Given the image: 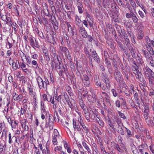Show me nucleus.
I'll list each match as a JSON object with an SVG mask.
<instances>
[{
	"label": "nucleus",
	"mask_w": 154,
	"mask_h": 154,
	"mask_svg": "<svg viewBox=\"0 0 154 154\" xmlns=\"http://www.w3.org/2000/svg\"><path fill=\"white\" fill-rule=\"evenodd\" d=\"M36 80L38 86L40 89L47 88V85L49 84V82L46 78L45 77L44 79H43L39 76L37 75Z\"/></svg>",
	"instance_id": "f257e3e1"
},
{
	"label": "nucleus",
	"mask_w": 154,
	"mask_h": 154,
	"mask_svg": "<svg viewBox=\"0 0 154 154\" xmlns=\"http://www.w3.org/2000/svg\"><path fill=\"white\" fill-rule=\"evenodd\" d=\"M111 144L112 147L118 151V154H122L124 152L123 149H124L125 151H127V149L125 147L122 146L121 147L119 145L113 142H111Z\"/></svg>",
	"instance_id": "f03ea898"
},
{
	"label": "nucleus",
	"mask_w": 154,
	"mask_h": 154,
	"mask_svg": "<svg viewBox=\"0 0 154 154\" xmlns=\"http://www.w3.org/2000/svg\"><path fill=\"white\" fill-rule=\"evenodd\" d=\"M94 82L95 85L97 87H99L101 88L102 89L105 91H107V88L104 85L101 84L100 80L98 75H96L94 76Z\"/></svg>",
	"instance_id": "7ed1b4c3"
},
{
	"label": "nucleus",
	"mask_w": 154,
	"mask_h": 154,
	"mask_svg": "<svg viewBox=\"0 0 154 154\" xmlns=\"http://www.w3.org/2000/svg\"><path fill=\"white\" fill-rule=\"evenodd\" d=\"M145 75L147 77L150 78L151 77L153 78L154 76V72L151 70L148 66H146L143 68Z\"/></svg>",
	"instance_id": "20e7f679"
},
{
	"label": "nucleus",
	"mask_w": 154,
	"mask_h": 154,
	"mask_svg": "<svg viewBox=\"0 0 154 154\" xmlns=\"http://www.w3.org/2000/svg\"><path fill=\"white\" fill-rule=\"evenodd\" d=\"M118 125V127L116 128V130L119 134L122 135H124L125 132L122 128L123 125L120 119H117L116 121Z\"/></svg>",
	"instance_id": "39448f33"
},
{
	"label": "nucleus",
	"mask_w": 154,
	"mask_h": 154,
	"mask_svg": "<svg viewBox=\"0 0 154 154\" xmlns=\"http://www.w3.org/2000/svg\"><path fill=\"white\" fill-rule=\"evenodd\" d=\"M0 17L2 20L6 22L7 20L8 21L9 19H10L11 17V15L8 12H5L4 13L0 12Z\"/></svg>",
	"instance_id": "423d86ee"
},
{
	"label": "nucleus",
	"mask_w": 154,
	"mask_h": 154,
	"mask_svg": "<svg viewBox=\"0 0 154 154\" xmlns=\"http://www.w3.org/2000/svg\"><path fill=\"white\" fill-rule=\"evenodd\" d=\"M49 52L50 55L52 57L51 59H52V57L53 59L54 58L59 57L57 54L55 48L52 45L50 46Z\"/></svg>",
	"instance_id": "0eeeda50"
},
{
	"label": "nucleus",
	"mask_w": 154,
	"mask_h": 154,
	"mask_svg": "<svg viewBox=\"0 0 154 154\" xmlns=\"http://www.w3.org/2000/svg\"><path fill=\"white\" fill-rule=\"evenodd\" d=\"M59 57L61 59L60 57H57L55 58H54L52 60V62L54 63L55 68L57 69H60V60L59 59Z\"/></svg>",
	"instance_id": "6e6552de"
},
{
	"label": "nucleus",
	"mask_w": 154,
	"mask_h": 154,
	"mask_svg": "<svg viewBox=\"0 0 154 154\" xmlns=\"http://www.w3.org/2000/svg\"><path fill=\"white\" fill-rule=\"evenodd\" d=\"M19 68H21L24 72L26 74H28L29 73V70L26 67V66L24 62H22L20 63V65L19 66Z\"/></svg>",
	"instance_id": "1a4fd4ad"
},
{
	"label": "nucleus",
	"mask_w": 154,
	"mask_h": 154,
	"mask_svg": "<svg viewBox=\"0 0 154 154\" xmlns=\"http://www.w3.org/2000/svg\"><path fill=\"white\" fill-rule=\"evenodd\" d=\"M28 90L29 91V94L33 97L35 100H36V93L33 91V88L31 85L28 86Z\"/></svg>",
	"instance_id": "9d476101"
},
{
	"label": "nucleus",
	"mask_w": 154,
	"mask_h": 154,
	"mask_svg": "<svg viewBox=\"0 0 154 154\" xmlns=\"http://www.w3.org/2000/svg\"><path fill=\"white\" fill-rule=\"evenodd\" d=\"M108 124L109 126L111 127L114 131L116 130V128L118 126L117 122L114 121L111 122L110 119L108 120Z\"/></svg>",
	"instance_id": "9b49d317"
},
{
	"label": "nucleus",
	"mask_w": 154,
	"mask_h": 154,
	"mask_svg": "<svg viewBox=\"0 0 154 154\" xmlns=\"http://www.w3.org/2000/svg\"><path fill=\"white\" fill-rule=\"evenodd\" d=\"M72 124L73 128L75 131H81V128L80 126L79 122L73 119Z\"/></svg>",
	"instance_id": "f8f14e48"
},
{
	"label": "nucleus",
	"mask_w": 154,
	"mask_h": 154,
	"mask_svg": "<svg viewBox=\"0 0 154 154\" xmlns=\"http://www.w3.org/2000/svg\"><path fill=\"white\" fill-rule=\"evenodd\" d=\"M142 51L147 61L149 62L152 59V57L146 50H142Z\"/></svg>",
	"instance_id": "ddd939ff"
},
{
	"label": "nucleus",
	"mask_w": 154,
	"mask_h": 154,
	"mask_svg": "<svg viewBox=\"0 0 154 154\" xmlns=\"http://www.w3.org/2000/svg\"><path fill=\"white\" fill-rule=\"evenodd\" d=\"M144 109V117L145 119H147V118H149V107L147 105L145 106Z\"/></svg>",
	"instance_id": "4468645a"
},
{
	"label": "nucleus",
	"mask_w": 154,
	"mask_h": 154,
	"mask_svg": "<svg viewBox=\"0 0 154 154\" xmlns=\"http://www.w3.org/2000/svg\"><path fill=\"white\" fill-rule=\"evenodd\" d=\"M115 78L117 82L120 81L122 79V75L121 73L118 70H115L114 73Z\"/></svg>",
	"instance_id": "2eb2a0df"
},
{
	"label": "nucleus",
	"mask_w": 154,
	"mask_h": 154,
	"mask_svg": "<svg viewBox=\"0 0 154 154\" xmlns=\"http://www.w3.org/2000/svg\"><path fill=\"white\" fill-rule=\"evenodd\" d=\"M12 96L14 100L15 101H20L23 98V96L21 94L18 95L15 92L13 93Z\"/></svg>",
	"instance_id": "dca6fc26"
},
{
	"label": "nucleus",
	"mask_w": 154,
	"mask_h": 154,
	"mask_svg": "<svg viewBox=\"0 0 154 154\" xmlns=\"http://www.w3.org/2000/svg\"><path fill=\"white\" fill-rule=\"evenodd\" d=\"M104 79H102L103 81L105 83V87L107 88V90H109L110 88V84L109 83V82L108 78L107 77L106 78H103Z\"/></svg>",
	"instance_id": "f3484780"
},
{
	"label": "nucleus",
	"mask_w": 154,
	"mask_h": 154,
	"mask_svg": "<svg viewBox=\"0 0 154 154\" xmlns=\"http://www.w3.org/2000/svg\"><path fill=\"white\" fill-rule=\"evenodd\" d=\"M29 41L30 44L32 47L34 48H38V45L36 43V40H35V42L33 38H31L29 39Z\"/></svg>",
	"instance_id": "a211bd4d"
},
{
	"label": "nucleus",
	"mask_w": 154,
	"mask_h": 154,
	"mask_svg": "<svg viewBox=\"0 0 154 154\" xmlns=\"http://www.w3.org/2000/svg\"><path fill=\"white\" fill-rule=\"evenodd\" d=\"M60 50L62 52H64L66 55L67 56V57H70V55L69 54V51L67 48L64 46H60Z\"/></svg>",
	"instance_id": "6ab92c4d"
},
{
	"label": "nucleus",
	"mask_w": 154,
	"mask_h": 154,
	"mask_svg": "<svg viewBox=\"0 0 154 154\" xmlns=\"http://www.w3.org/2000/svg\"><path fill=\"white\" fill-rule=\"evenodd\" d=\"M95 94H92V95L89 94L88 95L87 98L88 100L92 103H94L95 100Z\"/></svg>",
	"instance_id": "aec40b11"
},
{
	"label": "nucleus",
	"mask_w": 154,
	"mask_h": 154,
	"mask_svg": "<svg viewBox=\"0 0 154 154\" xmlns=\"http://www.w3.org/2000/svg\"><path fill=\"white\" fill-rule=\"evenodd\" d=\"M82 144L85 149L88 152L91 153V150L87 143L85 141H83L82 142Z\"/></svg>",
	"instance_id": "412c9836"
},
{
	"label": "nucleus",
	"mask_w": 154,
	"mask_h": 154,
	"mask_svg": "<svg viewBox=\"0 0 154 154\" xmlns=\"http://www.w3.org/2000/svg\"><path fill=\"white\" fill-rule=\"evenodd\" d=\"M62 94L64 96V98L67 102V103H68V105H69V106L70 107V108H72V106H71L70 104L69 103V97L67 94V93L66 92H64Z\"/></svg>",
	"instance_id": "4be33fe9"
},
{
	"label": "nucleus",
	"mask_w": 154,
	"mask_h": 154,
	"mask_svg": "<svg viewBox=\"0 0 154 154\" xmlns=\"http://www.w3.org/2000/svg\"><path fill=\"white\" fill-rule=\"evenodd\" d=\"M54 123H51V122H45V127L47 128L49 127L50 130H52L53 128Z\"/></svg>",
	"instance_id": "5701e85b"
},
{
	"label": "nucleus",
	"mask_w": 154,
	"mask_h": 154,
	"mask_svg": "<svg viewBox=\"0 0 154 154\" xmlns=\"http://www.w3.org/2000/svg\"><path fill=\"white\" fill-rule=\"evenodd\" d=\"M145 147V146L144 144H141L138 146V150L141 154H144Z\"/></svg>",
	"instance_id": "b1692460"
},
{
	"label": "nucleus",
	"mask_w": 154,
	"mask_h": 154,
	"mask_svg": "<svg viewBox=\"0 0 154 154\" xmlns=\"http://www.w3.org/2000/svg\"><path fill=\"white\" fill-rule=\"evenodd\" d=\"M105 63L107 65L108 68H109V71L110 73L112 72L111 69V65L110 62L108 60V59H105Z\"/></svg>",
	"instance_id": "393cba45"
},
{
	"label": "nucleus",
	"mask_w": 154,
	"mask_h": 154,
	"mask_svg": "<svg viewBox=\"0 0 154 154\" xmlns=\"http://www.w3.org/2000/svg\"><path fill=\"white\" fill-rule=\"evenodd\" d=\"M136 78L138 79L140 82H142L143 81V76L140 72L139 71L137 72V75H136Z\"/></svg>",
	"instance_id": "a878e982"
},
{
	"label": "nucleus",
	"mask_w": 154,
	"mask_h": 154,
	"mask_svg": "<svg viewBox=\"0 0 154 154\" xmlns=\"http://www.w3.org/2000/svg\"><path fill=\"white\" fill-rule=\"evenodd\" d=\"M77 6V8L78 9L79 12L80 14H82L83 13V10L82 8L83 6L81 3H79L78 5H76Z\"/></svg>",
	"instance_id": "bb28decb"
},
{
	"label": "nucleus",
	"mask_w": 154,
	"mask_h": 154,
	"mask_svg": "<svg viewBox=\"0 0 154 154\" xmlns=\"http://www.w3.org/2000/svg\"><path fill=\"white\" fill-rule=\"evenodd\" d=\"M131 146L133 154L137 153V152H138L135 145L133 144H131Z\"/></svg>",
	"instance_id": "cd10ccee"
},
{
	"label": "nucleus",
	"mask_w": 154,
	"mask_h": 154,
	"mask_svg": "<svg viewBox=\"0 0 154 154\" xmlns=\"http://www.w3.org/2000/svg\"><path fill=\"white\" fill-rule=\"evenodd\" d=\"M89 109L90 111H92V113L94 114H95V115L96 116V117L99 118V116L97 114V112L96 111V110L94 107L93 106H89Z\"/></svg>",
	"instance_id": "c85d7f7f"
},
{
	"label": "nucleus",
	"mask_w": 154,
	"mask_h": 154,
	"mask_svg": "<svg viewBox=\"0 0 154 154\" xmlns=\"http://www.w3.org/2000/svg\"><path fill=\"white\" fill-rule=\"evenodd\" d=\"M127 47L128 48L133 57L135 58L136 57V55L133 50L132 47L131 45L129 46V45Z\"/></svg>",
	"instance_id": "c756f323"
},
{
	"label": "nucleus",
	"mask_w": 154,
	"mask_h": 154,
	"mask_svg": "<svg viewBox=\"0 0 154 154\" xmlns=\"http://www.w3.org/2000/svg\"><path fill=\"white\" fill-rule=\"evenodd\" d=\"M53 117L54 121L57 122H58L59 116L57 112H56L55 113H54Z\"/></svg>",
	"instance_id": "7c9ffc66"
},
{
	"label": "nucleus",
	"mask_w": 154,
	"mask_h": 154,
	"mask_svg": "<svg viewBox=\"0 0 154 154\" xmlns=\"http://www.w3.org/2000/svg\"><path fill=\"white\" fill-rule=\"evenodd\" d=\"M75 24L77 26H79L81 23L82 21L79 18V16L77 15L75 17Z\"/></svg>",
	"instance_id": "2f4dec72"
},
{
	"label": "nucleus",
	"mask_w": 154,
	"mask_h": 154,
	"mask_svg": "<svg viewBox=\"0 0 154 154\" xmlns=\"http://www.w3.org/2000/svg\"><path fill=\"white\" fill-rule=\"evenodd\" d=\"M131 18H132V19L134 23H138V19L134 13H133V14H132V15Z\"/></svg>",
	"instance_id": "473e14b6"
},
{
	"label": "nucleus",
	"mask_w": 154,
	"mask_h": 154,
	"mask_svg": "<svg viewBox=\"0 0 154 154\" xmlns=\"http://www.w3.org/2000/svg\"><path fill=\"white\" fill-rule=\"evenodd\" d=\"M20 55V56L21 57L22 62H24V59H26V57L25 54L22 51L19 52Z\"/></svg>",
	"instance_id": "72a5a7b5"
},
{
	"label": "nucleus",
	"mask_w": 154,
	"mask_h": 154,
	"mask_svg": "<svg viewBox=\"0 0 154 154\" xmlns=\"http://www.w3.org/2000/svg\"><path fill=\"white\" fill-rule=\"evenodd\" d=\"M62 97L61 95H59L57 97H55V99L59 102L60 103H62V101L64 103H65V100L64 99H62Z\"/></svg>",
	"instance_id": "f704fd0d"
},
{
	"label": "nucleus",
	"mask_w": 154,
	"mask_h": 154,
	"mask_svg": "<svg viewBox=\"0 0 154 154\" xmlns=\"http://www.w3.org/2000/svg\"><path fill=\"white\" fill-rule=\"evenodd\" d=\"M125 128L126 129V132L127 134V136L126 137L128 139L132 136V134L131 131L129 129L126 127Z\"/></svg>",
	"instance_id": "c9c22d12"
},
{
	"label": "nucleus",
	"mask_w": 154,
	"mask_h": 154,
	"mask_svg": "<svg viewBox=\"0 0 154 154\" xmlns=\"http://www.w3.org/2000/svg\"><path fill=\"white\" fill-rule=\"evenodd\" d=\"M14 67H15L16 69H15V70L17 68L19 69V61L18 60H16L14 61Z\"/></svg>",
	"instance_id": "e433bc0d"
},
{
	"label": "nucleus",
	"mask_w": 154,
	"mask_h": 154,
	"mask_svg": "<svg viewBox=\"0 0 154 154\" xmlns=\"http://www.w3.org/2000/svg\"><path fill=\"white\" fill-rule=\"evenodd\" d=\"M143 36V33L142 30L139 31L138 33V35L137 36V38L139 39H142Z\"/></svg>",
	"instance_id": "4c0bfd02"
},
{
	"label": "nucleus",
	"mask_w": 154,
	"mask_h": 154,
	"mask_svg": "<svg viewBox=\"0 0 154 154\" xmlns=\"http://www.w3.org/2000/svg\"><path fill=\"white\" fill-rule=\"evenodd\" d=\"M85 116L87 121L88 122H90V116L89 112L85 113Z\"/></svg>",
	"instance_id": "58836bf2"
},
{
	"label": "nucleus",
	"mask_w": 154,
	"mask_h": 154,
	"mask_svg": "<svg viewBox=\"0 0 154 154\" xmlns=\"http://www.w3.org/2000/svg\"><path fill=\"white\" fill-rule=\"evenodd\" d=\"M97 118H98L96 117L95 114H94L93 113V114L91 115V116H90V119H91L92 120H94L95 122H96L98 121V120L97 119Z\"/></svg>",
	"instance_id": "ea45409f"
},
{
	"label": "nucleus",
	"mask_w": 154,
	"mask_h": 154,
	"mask_svg": "<svg viewBox=\"0 0 154 154\" xmlns=\"http://www.w3.org/2000/svg\"><path fill=\"white\" fill-rule=\"evenodd\" d=\"M82 82H85V81L89 79V78L86 75H84L82 78Z\"/></svg>",
	"instance_id": "a19ab883"
},
{
	"label": "nucleus",
	"mask_w": 154,
	"mask_h": 154,
	"mask_svg": "<svg viewBox=\"0 0 154 154\" xmlns=\"http://www.w3.org/2000/svg\"><path fill=\"white\" fill-rule=\"evenodd\" d=\"M98 119H99V120H98V121H97V122H98L99 125L102 127H104L105 125V123L102 120V119H99V118Z\"/></svg>",
	"instance_id": "79ce46f5"
},
{
	"label": "nucleus",
	"mask_w": 154,
	"mask_h": 154,
	"mask_svg": "<svg viewBox=\"0 0 154 154\" xmlns=\"http://www.w3.org/2000/svg\"><path fill=\"white\" fill-rule=\"evenodd\" d=\"M132 69L133 71V73L136 75L137 73V72H138L137 69V66H133L132 67Z\"/></svg>",
	"instance_id": "37998d69"
},
{
	"label": "nucleus",
	"mask_w": 154,
	"mask_h": 154,
	"mask_svg": "<svg viewBox=\"0 0 154 154\" xmlns=\"http://www.w3.org/2000/svg\"><path fill=\"white\" fill-rule=\"evenodd\" d=\"M53 117V116H52V115L49 114L48 120H47L46 119L45 120V122H50V123L51 122V123H54L51 120V119H52Z\"/></svg>",
	"instance_id": "c03bdc74"
},
{
	"label": "nucleus",
	"mask_w": 154,
	"mask_h": 154,
	"mask_svg": "<svg viewBox=\"0 0 154 154\" xmlns=\"http://www.w3.org/2000/svg\"><path fill=\"white\" fill-rule=\"evenodd\" d=\"M41 113H46L47 111H46V110L45 109L43 103H42V102L41 103Z\"/></svg>",
	"instance_id": "a18cd8bd"
},
{
	"label": "nucleus",
	"mask_w": 154,
	"mask_h": 154,
	"mask_svg": "<svg viewBox=\"0 0 154 154\" xmlns=\"http://www.w3.org/2000/svg\"><path fill=\"white\" fill-rule=\"evenodd\" d=\"M112 20L114 22H119V20L117 16L116 15H113L112 17Z\"/></svg>",
	"instance_id": "49530a36"
},
{
	"label": "nucleus",
	"mask_w": 154,
	"mask_h": 154,
	"mask_svg": "<svg viewBox=\"0 0 154 154\" xmlns=\"http://www.w3.org/2000/svg\"><path fill=\"white\" fill-rule=\"evenodd\" d=\"M13 25V26L12 27L13 28L15 33H17V28L18 27L16 23H12L11 26Z\"/></svg>",
	"instance_id": "de8ad7c7"
},
{
	"label": "nucleus",
	"mask_w": 154,
	"mask_h": 154,
	"mask_svg": "<svg viewBox=\"0 0 154 154\" xmlns=\"http://www.w3.org/2000/svg\"><path fill=\"white\" fill-rule=\"evenodd\" d=\"M130 1V4L132 5L133 9L135 10L136 9V5L135 2L134 1V0H129Z\"/></svg>",
	"instance_id": "09e8293b"
},
{
	"label": "nucleus",
	"mask_w": 154,
	"mask_h": 154,
	"mask_svg": "<svg viewBox=\"0 0 154 154\" xmlns=\"http://www.w3.org/2000/svg\"><path fill=\"white\" fill-rule=\"evenodd\" d=\"M138 63L141 64H142L144 62L143 59H142L141 57H140L139 56H137V57L136 59Z\"/></svg>",
	"instance_id": "8fccbe9b"
},
{
	"label": "nucleus",
	"mask_w": 154,
	"mask_h": 154,
	"mask_svg": "<svg viewBox=\"0 0 154 154\" xmlns=\"http://www.w3.org/2000/svg\"><path fill=\"white\" fill-rule=\"evenodd\" d=\"M14 136H12L11 134V133H9L8 134V143L9 144H11L12 143V139Z\"/></svg>",
	"instance_id": "3c124183"
},
{
	"label": "nucleus",
	"mask_w": 154,
	"mask_h": 154,
	"mask_svg": "<svg viewBox=\"0 0 154 154\" xmlns=\"http://www.w3.org/2000/svg\"><path fill=\"white\" fill-rule=\"evenodd\" d=\"M5 117L7 119L8 122L10 125H11L13 123L12 121L11 120V119L10 116H9L8 115L5 116Z\"/></svg>",
	"instance_id": "603ef678"
},
{
	"label": "nucleus",
	"mask_w": 154,
	"mask_h": 154,
	"mask_svg": "<svg viewBox=\"0 0 154 154\" xmlns=\"http://www.w3.org/2000/svg\"><path fill=\"white\" fill-rule=\"evenodd\" d=\"M79 103L80 105L81 106L82 108H84V107H86L83 101L82 100L80 99L79 100Z\"/></svg>",
	"instance_id": "864d4df0"
},
{
	"label": "nucleus",
	"mask_w": 154,
	"mask_h": 154,
	"mask_svg": "<svg viewBox=\"0 0 154 154\" xmlns=\"http://www.w3.org/2000/svg\"><path fill=\"white\" fill-rule=\"evenodd\" d=\"M133 13L132 11H130L129 13H127L126 14V17L127 18H130L131 17Z\"/></svg>",
	"instance_id": "5fc2aeb1"
},
{
	"label": "nucleus",
	"mask_w": 154,
	"mask_h": 154,
	"mask_svg": "<svg viewBox=\"0 0 154 154\" xmlns=\"http://www.w3.org/2000/svg\"><path fill=\"white\" fill-rule=\"evenodd\" d=\"M8 63L10 65H12L13 66V69L14 67V60L13 59L10 57L9 59Z\"/></svg>",
	"instance_id": "6e6d98bb"
},
{
	"label": "nucleus",
	"mask_w": 154,
	"mask_h": 154,
	"mask_svg": "<svg viewBox=\"0 0 154 154\" xmlns=\"http://www.w3.org/2000/svg\"><path fill=\"white\" fill-rule=\"evenodd\" d=\"M21 125L22 128L24 129L25 131H26L29 130V127L27 125H26V123L22 124Z\"/></svg>",
	"instance_id": "4d7b16f0"
},
{
	"label": "nucleus",
	"mask_w": 154,
	"mask_h": 154,
	"mask_svg": "<svg viewBox=\"0 0 154 154\" xmlns=\"http://www.w3.org/2000/svg\"><path fill=\"white\" fill-rule=\"evenodd\" d=\"M47 114H48L49 115V112L48 111H47L46 113H41V118L42 120H44L45 118V116H47Z\"/></svg>",
	"instance_id": "13d9d810"
},
{
	"label": "nucleus",
	"mask_w": 154,
	"mask_h": 154,
	"mask_svg": "<svg viewBox=\"0 0 154 154\" xmlns=\"http://www.w3.org/2000/svg\"><path fill=\"white\" fill-rule=\"evenodd\" d=\"M92 57L94 58V60L97 62V63H99L100 62V59L99 58V56L97 55L96 56H93Z\"/></svg>",
	"instance_id": "bf43d9fd"
},
{
	"label": "nucleus",
	"mask_w": 154,
	"mask_h": 154,
	"mask_svg": "<svg viewBox=\"0 0 154 154\" xmlns=\"http://www.w3.org/2000/svg\"><path fill=\"white\" fill-rule=\"evenodd\" d=\"M85 15H86V18L87 19H88L87 18H89V20H90V21H93V19L91 17V16L89 14L88 12H86Z\"/></svg>",
	"instance_id": "052dcab7"
},
{
	"label": "nucleus",
	"mask_w": 154,
	"mask_h": 154,
	"mask_svg": "<svg viewBox=\"0 0 154 154\" xmlns=\"http://www.w3.org/2000/svg\"><path fill=\"white\" fill-rule=\"evenodd\" d=\"M149 94V96L153 97L154 96V90L152 89H150Z\"/></svg>",
	"instance_id": "680f3d73"
},
{
	"label": "nucleus",
	"mask_w": 154,
	"mask_h": 154,
	"mask_svg": "<svg viewBox=\"0 0 154 154\" xmlns=\"http://www.w3.org/2000/svg\"><path fill=\"white\" fill-rule=\"evenodd\" d=\"M124 39H125V43L126 44V45L127 46H128L129 45H130V41L128 38V37L125 38Z\"/></svg>",
	"instance_id": "e2e57ef3"
},
{
	"label": "nucleus",
	"mask_w": 154,
	"mask_h": 154,
	"mask_svg": "<svg viewBox=\"0 0 154 154\" xmlns=\"http://www.w3.org/2000/svg\"><path fill=\"white\" fill-rule=\"evenodd\" d=\"M66 24L67 26L68 32H70V30H71V29H72L71 26L68 22H66Z\"/></svg>",
	"instance_id": "0e129e2a"
},
{
	"label": "nucleus",
	"mask_w": 154,
	"mask_h": 154,
	"mask_svg": "<svg viewBox=\"0 0 154 154\" xmlns=\"http://www.w3.org/2000/svg\"><path fill=\"white\" fill-rule=\"evenodd\" d=\"M148 50L150 52V53L152 55L154 54V51H153L152 48L151 47H147Z\"/></svg>",
	"instance_id": "69168bd1"
},
{
	"label": "nucleus",
	"mask_w": 154,
	"mask_h": 154,
	"mask_svg": "<svg viewBox=\"0 0 154 154\" xmlns=\"http://www.w3.org/2000/svg\"><path fill=\"white\" fill-rule=\"evenodd\" d=\"M44 55L48 54V49L45 47H43L42 49Z\"/></svg>",
	"instance_id": "338daca9"
},
{
	"label": "nucleus",
	"mask_w": 154,
	"mask_h": 154,
	"mask_svg": "<svg viewBox=\"0 0 154 154\" xmlns=\"http://www.w3.org/2000/svg\"><path fill=\"white\" fill-rule=\"evenodd\" d=\"M35 150L34 151V154H40V152L39 151V149L37 148V147L35 146Z\"/></svg>",
	"instance_id": "774afa93"
}]
</instances>
